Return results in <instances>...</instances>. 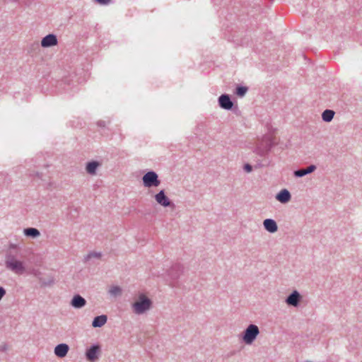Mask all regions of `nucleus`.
I'll return each mask as SVG.
<instances>
[{"label":"nucleus","mask_w":362,"mask_h":362,"mask_svg":"<svg viewBox=\"0 0 362 362\" xmlns=\"http://www.w3.org/2000/svg\"><path fill=\"white\" fill-rule=\"evenodd\" d=\"M151 305V300L145 294L140 293L132 304V309L135 314L141 315L148 310Z\"/></svg>","instance_id":"obj_1"},{"label":"nucleus","mask_w":362,"mask_h":362,"mask_svg":"<svg viewBox=\"0 0 362 362\" xmlns=\"http://www.w3.org/2000/svg\"><path fill=\"white\" fill-rule=\"evenodd\" d=\"M6 267L16 274L21 275L25 272L24 262L8 255L6 259Z\"/></svg>","instance_id":"obj_2"},{"label":"nucleus","mask_w":362,"mask_h":362,"mask_svg":"<svg viewBox=\"0 0 362 362\" xmlns=\"http://www.w3.org/2000/svg\"><path fill=\"white\" fill-rule=\"evenodd\" d=\"M259 331L257 325H250L247 327L243 336V341L247 344H252L259 334Z\"/></svg>","instance_id":"obj_3"},{"label":"nucleus","mask_w":362,"mask_h":362,"mask_svg":"<svg viewBox=\"0 0 362 362\" xmlns=\"http://www.w3.org/2000/svg\"><path fill=\"white\" fill-rule=\"evenodd\" d=\"M144 185L146 187H158L160 182L155 172L151 171L146 173L142 178Z\"/></svg>","instance_id":"obj_4"},{"label":"nucleus","mask_w":362,"mask_h":362,"mask_svg":"<svg viewBox=\"0 0 362 362\" xmlns=\"http://www.w3.org/2000/svg\"><path fill=\"white\" fill-rule=\"evenodd\" d=\"M57 38L56 35L53 34H49L41 40V46L42 47H49L55 46L57 45Z\"/></svg>","instance_id":"obj_5"},{"label":"nucleus","mask_w":362,"mask_h":362,"mask_svg":"<svg viewBox=\"0 0 362 362\" xmlns=\"http://www.w3.org/2000/svg\"><path fill=\"white\" fill-rule=\"evenodd\" d=\"M155 199L158 204L163 206H169L170 205V201L168 197L165 194L163 190L160 191L155 195Z\"/></svg>","instance_id":"obj_6"},{"label":"nucleus","mask_w":362,"mask_h":362,"mask_svg":"<svg viewBox=\"0 0 362 362\" xmlns=\"http://www.w3.org/2000/svg\"><path fill=\"white\" fill-rule=\"evenodd\" d=\"M69 349V347L67 344H60L54 348V354L59 358H64L66 356Z\"/></svg>","instance_id":"obj_7"},{"label":"nucleus","mask_w":362,"mask_h":362,"mask_svg":"<svg viewBox=\"0 0 362 362\" xmlns=\"http://www.w3.org/2000/svg\"><path fill=\"white\" fill-rule=\"evenodd\" d=\"M276 198L281 203L285 204L290 201L291 194L287 189H282L277 194Z\"/></svg>","instance_id":"obj_8"},{"label":"nucleus","mask_w":362,"mask_h":362,"mask_svg":"<svg viewBox=\"0 0 362 362\" xmlns=\"http://www.w3.org/2000/svg\"><path fill=\"white\" fill-rule=\"evenodd\" d=\"M300 299V294L298 291H293L286 300L288 305L297 306Z\"/></svg>","instance_id":"obj_9"},{"label":"nucleus","mask_w":362,"mask_h":362,"mask_svg":"<svg viewBox=\"0 0 362 362\" xmlns=\"http://www.w3.org/2000/svg\"><path fill=\"white\" fill-rule=\"evenodd\" d=\"M219 104L222 108L230 110L233 107V103L230 101L228 95H222L219 98Z\"/></svg>","instance_id":"obj_10"},{"label":"nucleus","mask_w":362,"mask_h":362,"mask_svg":"<svg viewBox=\"0 0 362 362\" xmlns=\"http://www.w3.org/2000/svg\"><path fill=\"white\" fill-rule=\"evenodd\" d=\"M263 225L265 229L269 233H275L278 229L276 223L272 219H265L263 222Z\"/></svg>","instance_id":"obj_11"},{"label":"nucleus","mask_w":362,"mask_h":362,"mask_svg":"<svg viewBox=\"0 0 362 362\" xmlns=\"http://www.w3.org/2000/svg\"><path fill=\"white\" fill-rule=\"evenodd\" d=\"M99 351L98 346H93L86 352V357L88 361H93L98 358V353Z\"/></svg>","instance_id":"obj_12"},{"label":"nucleus","mask_w":362,"mask_h":362,"mask_svg":"<svg viewBox=\"0 0 362 362\" xmlns=\"http://www.w3.org/2000/svg\"><path fill=\"white\" fill-rule=\"evenodd\" d=\"M86 300L79 295L75 296L71 300V305L76 308H80L86 305Z\"/></svg>","instance_id":"obj_13"},{"label":"nucleus","mask_w":362,"mask_h":362,"mask_svg":"<svg viewBox=\"0 0 362 362\" xmlns=\"http://www.w3.org/2000/svg\"><path fill=\"white\" fill-rule=\"evenodd\" d=\"M274 134L275 132H272L264 136L263 139L267 147H270L271 146L276 144V138Z\"/></svg>","instance_id":"obj_14"},{"label":"nucleus","mask_w":362,"mask_h":362,"mask_svg":"<svg viewBox=\"0 0 362 362\" xmlns=\"http://www.w3.org/2000/svg\"><path fill=\"white\" fill-rule=\"evenodd\" d=\"M107 322V316L105 315L98 316L94 318L92 325L93 327H100Z\"/></svg>","instance_id":"obj_15"},{"label":"nucleus","mask_w":362,"mask_h":362,"mask_svg":"<svg viewBox=\"0 0 362 362\" xmlns=\"http://www.w3.org/2000/svg\"><path fill=\"white\" fill-rule=\"evenodd\" d=\"M316 167L313 165L308 166L305 169H300L294 172V175L296 177H303L307 174L313 173L315 170Z\"/></svg>","instance_id":"obj_16"},{"label":"nucleus","mask_w":362,"mask_h":362,"mask_svg":"<svg viewBox=\"0 0 362 362\" xmlns=\"http://www.w3.org/2000/svg\"><path fill=\"white\" fill-rule=\"evenodd\" d=\"M24 234L26 236H30L32 238H37L40 235V231L36 228H25L24 230Z\"/></svg>","instance_id":"obj_17"},{"label":"nucleus","mask_w":362,"mask_h":362,"mask_svg":"<svg viewBox=\"0 0 362 362\" xmlns=\"http://www.w3.org/2000/svg\"><path fill=\"white\" fill-rule=\"evenodd\" d=\"M99 166V163L95 161L90 162L86 165V171L89 174L94 175L97 168Z\"/></svg>","instance_id":"obj_18"},{"label":"nucleus","mask_w":362,"mask_h":362,"mask_svg":"<svg viewBox=\"0 0 362 362\" xmlns=\"http://www.w3.org/2000/svg\"><path fill=\"white\" fill-rule=\"evenodd\" d=\"M334 115V112L331 110H326L322 115V119L325 122H330Z\"/></svg>","instance_id":"obj_19"},{"label":"nucleus","mask_w":362,"mask_h":362,"mask_svg":"<svg viewBox=\"0 0 362 362\" xmlns=\"http://www.w3.org/2000/svg\"><path fill=\"white\" fill-rule=\"evenodd\" d=\"M108 292L112 296H118L122 294V288L118 286H112L110 287Z\"/></svg>","instance_id":"obj_20"},{"label":"nucleus","mask_w":362,"mask_h":362,"mask_svg":"<svg viewBox=\"0 0 362 362\" xmlns=\"http://www.w3.org/2000/svg\"><path fill=\"white\" fill-rule=\"evenodd\" d=\"M247 91V88L246 87L240 86L237 88L236 93L238 95L243 97L245 95Z\"/></svg>","instance_id":"obj_21"},{"label":"nucleus","mask_w":362,"mask_h":362,"mask_svg":"<svg viewBox=\"0 0 362 362\" xmlns=\"http://www.w3.org/2000/svg\"><path fill=\"white\" fill-rule=\"evenodd\" d=\"M96 3L100 5H107L112 0H94Z\"/></svg>","instance_id":"obj_22"},{"label":"nucleus","mask_w":362,"mask_h":362,"mask_svg":"<svg viewBox=\"0 0 362 362\" xmlns=\"http://www.w3.org/2000/svg\"><path fill=\"white\" fill-rule=\"evenodd\" d=\"M244 169L247 172V173H250L252 171V166L249 164H246L245 166H244Z\"/></svg>","instance_id":"obj_23"},{"label":"nucleus","mask_w":362,"mask_h":362,"mask_svg":"<svg viewBox=\"0 0 362 362\" xmlns=\"http://www.w3.org/2000/svg\"><path fill=\"white\" fill-rule=\"evenodd\" d=\"M6 293V291L3 287H0V300Z\"/></svg>","instance_id":"obj_24"}]
</instances>
